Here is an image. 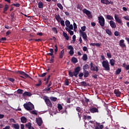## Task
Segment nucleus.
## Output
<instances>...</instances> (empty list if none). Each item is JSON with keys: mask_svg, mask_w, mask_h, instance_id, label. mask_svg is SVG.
I'll list each match as a JSON object with an SVG mask.
<instances>
[{"mask_svg": "<svg viewBox=\"0 0 129 129\" xmlns=\"http://www.w3.org/2000/svg\"><path fill=\"white\" fill-rule=\"evenodd\" d=\"M80 71H81V68L80 67H77L75 69V71L73 73L71 71H69V76L70 77L75 76V77L77 78Z\"/></svg>", "mask_w": 129, "mask_h": 129, "instance_id": "nucleus-1", "label": "nucleus"}, {"mask_svg": "<svg viewBox=\"0 0 129 129\" xmlns=\"http://www.w3.org/2000/svg\"><path fill=\"white\" fill-rule=\"evenodd\" d=\"M23 106L26 110H33L35 109V106L30 102L24 104Z\"/></svg>", "mask_w": 129, "mask_h": 129, "instance_id": "nucleus-2", "label": "nucleus"}, {"mask_svg": "<svg viewBox=\"0 0 129 129\" xmlns=\"http://www.w3.org/2000/svg\"><path fill=\"white\" fill-rule=\"evenodd\" d=\"M102 65L103 68L105 69L106 71H109L110 70V68L109 67V63L108 62V60H103L102 62Z\"/></svg>", "mask_w": 129, "mask_h": 129, "instance_id": "nucleus-3", "label": "nucleus"}, {"mask_svg": "<svg viewBox=\"0 0 129 129\" xmlns=\"http://www.w3.org/2000/svg\"><path fill=\"white\" fill-rule=\"evenodd\" d=\"M42 99H44V100L46 105H47V106H49V107H52V102H51L50 99H49V97H48V96H44L42 98Z\"/></svg>", "mask_w": 129, "mask_h": 129, "instance_id": "nucleus-4", "label": "nucleus"}, {"mask_svg": "<svg viewBox=\"0 0 129 129\" xmlns=\"http://www.w3.org/2000/svg\"><path fill=\"white\" fill-rule=\"evenodd\" d=\"M99 23L101 27H104V25H105V20L104 18L102 16H100L98 17Z\"/></svg>", "mask_w": 129, "mask_h": 129, "instance_id": "nucleus-5", "label": "nucleus"}, {"mask_svg": "<svg viewBox=\"0 0 129 129\" xmlns=\"http://www.w3.org/2000/svg\"><path fill=\"white\" fill-rule=\"evenodd\" d=\"M95 66V65L93 64V63H92V62H91L90 63L91 71H95L96 72H98L99 70V69H98V66L94 67Z\"/></svg>", "mask_w": 129, "mask_h": 129, "instance_id": "nucleus-6", "label": "nucleus"}, {"mask_svg": "<svg viewBox=\"0 0 129 129\" xmlns=\"http://www.w3.org/2000/svg\"><path fill=\"white\" fill-rule=\"evenodd\" d=\"M15 73H17V74H20V75H23V76H25L26 78H32L30 77L29 75H28L27 73L22 71H17L16 72H15Z\"/></svg>", "mask_w": 129, "mask_h": 129, "instance_id": "nucleus-7", "label": "nucleus"}, {"mask_svg": "<svg viewBox=\"0 0 129 129\" xmlns=\"http://www.w3.org/2000/svg\"><path fill=\"white\" fill-rule=\"evenodd\" d=\"M84 14H86L88 16V18H92V15H91V12L87 10L86 9H84L83 10Z\"/></svg>", "mask_w": 129, "mask_h": 129, "instance_id": "nucleus-8", "label": "nucleus"}, {"mask_svg": "<svg viewBox=\"0 0 129 129\" xmlns=\"http://www.w3.org/2000/svg\"><path fill=\"white\" fill-rule=\"evenodd\" d=\"M114 93L117 97H119L121 95V92L119 89H115L114 90Z\"/></svg>", "mask_w": 129, "mask_h": 129, "instance_id": "nucleus-9", "label": "nucleus"}, {"mask_svg": "<svg viewBox=\"0 0 129 129\" xmlns=\"http://www.w3.org/2000/svg\"><path fill=\"white\" fill-rule=\"evenodd\" d=\"M90 111L91 113H95L96 112H99L98 108L93 107L90 109Z\"/></svg>", "mask_w": 129, "mask_h": 129, "instance_id": "nucleus-10", "label": "nucleus"}, {"mask_svg": "<svg viewBox=\"0 0 129 129\" xmlns=\"http://www.w3.org/2000/svg\"><path fill=\"white\" fill-rule=\"evenodd\" d=\"M109 25L112 29H115V28H116V24H115V22L112 20H110L109 21Z\"/></svg>", "mask_w": 129, "mask_h": 129, "instance_id": "nucleus-11", "label": "nucleus"}, {"mask_svg": "<svg viewBox=\"0 0 129 129\" xmlns=\"http://www.w3.org/2000/svg\"><path fill=\"white\" fill-rule=\"evenodd\" d=\"M36 122L39 126H41L42 125V123H43L42 118L38 117V118H36Z\"/></svg>", "mask_w": 129, "mask_h": 129, "instance_id": "nucleus-12", "label": "nucleus"}, {"mask_svg": "<svg viewBox=\"0 0 129 129\" xmlns=\"http://www.w3.org/2000/svg\"><path fill=\"white\" fill-rule=\"evenodd\" d=\"M114 18L118 24H121L122 23L121 19H119V17H118L116 14H114Z\"/></svg>", "mask_w": 129, "mask_h": 129, "instance_id": "nucleus-13", "label": "nucleus"}, {"mask_svg": "<svg viewBox=\"0 0 129 129\" xmlns=\"http://www.w3.org/2000/svg\"><path fill=\"white\" fill-rule=\"evenodd\" d=\"M80 32L83 37V39H84L85 41H86V40H87V34H86V33L81 30H80Z\"/></svg>", "mask_w": 129, "mask_h": 129, "instance_id": "nucleus-14", "label": "nucleus"}, {"mask_svg": "<svg viewBox=\"0 0 129 129\" xmlns=\"http://www.w3.org/2000/svg\"><path fill=\"white\" fill-rule=\"evenodd\" d=\"M23 96H24V97L26 96H32V93L30 92L25 91L23 94Z\"/></svg>", "mask_w": 129, "mask_h": 129, "instance_id": "nucleus-15", "label": "nucleus"}, {"mask_svg": "<svg viewBox=\"0 0 129 129\" xmlns=\"http://www.w3.org/2000/svg\"><path fill=\"white\" fill-rule=\"evenodd\" d=\"M64 54H65V51H64V49H62L59 54V59H62L63 57H64Z\"/></svg>", "mask_w": 129, "mask_h": 129, "instance_id": "nucleus-16", "label": "nucleus"}, {"mask_svg": "<svg viewBox=\"0 0 129 129\" xmlns=\"http://www.w3.org/2000/svg\"><path fill=\"white\" fill-rule=\"evenodd\" d=\"M9 8H10V6H9V5L8 4H6L5 5L4 9L3 10V13H4V14H6V12L8 11V10H9Z\"/></svg>", "mask_w": 129, "mask_h": 129, "instance_id": "nucleus-17", "label": "nucleus"}, {"mask_svg": "<svg viewBox=\"0 0 129 129\" xmlns=\"http://www.w3.org/2000/svg\"><path fill=\"white\" fill-rule=\"evenodd\" d=\"M119 46H120V47H126L125 44H124V40L123 39L119 41Z\"/></svg>", "mask_w": 129, "mask_h": 129, "instance_id": "nucleus-18", "label": "nucleus"}, {"mask_svg": "<svg viewBox=\"0 0 129 129\" xmlns=\"http://www.w3.org/2000/svg\"><path fill=\"white\" fill-rule=\"evenodd\" d=\"M20 119L22 123H26L27 122V119L25 116L21 117Z\"/></svg>", "mask_w": 129, "mask_h": 129, "instance_id": "nucleus-19", "label": "nucleus"}, {"mask_svg": "<svg viewBox=\"0 0 129 129\" xmlns=\"http://www.w3.org/2000/svg\"><path fill=\"white\" fill-rule=\"evenodd\" d=\"M83 72H84V77L85 78H87V77L89 76V72H88V71H85Z\"/></svg>", "mask_w": 129, "mask_h": 129, "instance_id": "nucleus-20", "label": "nucleus"}, {"mask_svg": "<svg viewBox=\"0 0 129 129\" xmlns=\"http://www.w3.org/2000/svg\"><path fill=\"white\" fill-rule=\"evenodd\" d=\"M89 69V66L87 64H86L85 65L83 66V71H87V70H88Z\"/></svg>", "mask_w": 129, "mask_h": 129, "instance_id": "nucleus-21", "label": "nucleus"}, {"mask_svg": "<svg viewBox=\"0 0 129 129\" xmlns=\"http://www.w3.org/2000/svg\"><path fill=\"white\" fill-rule=\"evenodd\" d=\"M72 62H73V63H74V64H76V63L78 62V59H77V58L75 57H73L72 58Z\"/></svg>", "mask_w": 129, "mask_h": 129, "instance_id": "nucleus-22", "label": "nucleus"}, {"mask_svg": "<svg viewBox=\"0 0 129 129\" xmlns=\"http://www.w3.org/2000/svg\"><path fill=\"white\" fill-rule=\"evenodd\" d=\"M106 19H107V20H109L110 21H113L114 20L113 17L109 15H106Z\"/></svg>", "mask_w": 129, "mask_h": 129, "instance_id": "nucleus-23", "label": "nucleus"}, {"mask_svg": "<svg viewBox=\"0 0 129 129\" xmlns=\"http://www.w3.org/2000/svg\"><path fill=\"white\" fill-rule=\"evenodd\" d=\"M12 126L15 129H20V125L18 123L17 124H13Z\"/></svg>", "mask_w": 129, "mask_h": 129, "instance_id": "nucleus-24", "label": "nucleus"}, {"mask_svg": "<svg viewBox=\"0 0 129 129\" xmlns=\"http://www.w3.org/2000/svg\"><path fill=\"white\" fill-rule=\"evenodd\" d=\"M101 3L104 5H109V1L108 0H101Z\"/></svg>", "mask_w": 129, "mask_h": 129, "instance_id": "nucleus-25", "label": "nucleus"}, {"mask_svg": "<svg viewBox=\"0 0 129 129\" xmlns=\"http://www.w3.org/2000/svg\"><path fill=\"white\" fill-rule=\"evenodd\" d=\"M88 59V57H87V54H84L82 57V59L83 61H87V59Z\"/></svg>", "mask_w": 129, "mask_h": 129, "instance_id": "nucleus-26", "label": "nucleus"}, {"mask_svg": "<svg viewBox=\"0 0 129 129\" xmlns=\"http://www.w3.org/2000/svg\"><path fill=\"white\" fill-rule=\"evenodd\" d=\"M38 5L39 9H43V8L44 7V4H43V2H39Z\"/></svg>", "mask_w": 129, "mask_h": 129, "instance_id": "nucleus-27", "label": "nucleus"}, {"mask_svg": "<svg viewBox=\"0 0 129 129\" xmlns=\"http://www.w3.org/2000/svg\"><path fill=\"white\" fill-rule=\"evenodd\" d=\"M55 19L56 20V21H57V22H60V21H61V17H60V15H55Z\"/></svg>", "mask_w": 129, "mask_h": 129, "instance_id": "nucleus-28", "label": "nucleus"}, {"mask_svg": "<svg viewBox=\"0 0 129 129\" xmlns=\"http://www.w3.org/2000/svg\"><path fill=\"white\" fill-rule=\"evenodd\" d=\"M110 64L111 66H114V64H115V60L113 59H111L110 60Z\"/></svg>", "mask_w": 129, "mask_h": 129, "instance_id": "nucleus-29", "label": "nucleus"}, {"mask_svg": "<svg viewBox=\"0 0 129 129\" xmlns=\"http://www.w3.org/2000/svg\"><path fill=\"white\" fill-rule=\"evenodd\" d=\"M63 36L64 37V38H66V39L68 41V40H69V36H68V35L67 34V33H66V32H63L62 33Z\"/></svg>", "mask_w": 129, "mask_h": 129, "instance_id": "nucleus-30", "label": "nucleus"}, {"mask_svg": "<svg viewBox=\"0 0 129 129\" xmlns=\"http://www.w3.org/2000/svg\"><path fill=\"white\" fill-rule=\"evenodd\" d=\"M25 126L28 129L31 128V127L32 126V123L31 122H28L25 124Z\"/></svg>", "mask_w": 129, "mask_h": 129, "instance_id": "nucleus-31", "label": "nucleus"}, {"mask_svg": "<svg viewBox=\"0 0 129 129\" xmlns=\"http://www.w3.org/2000/svg\"><path fill=\"white\" fill-rule=\"evenodd\" d=\"M81 84L82 86H84L85 87H86V86H87L88 85L87 84V83H86V82L85 81H83L82 82H81Z\"/></svg>", "mask_w": 129, "mask_h": 129, "instance_id": "nucleus-32", "label": "nucleus"}, {"mask_svg": "<svg viewBox=\"0 0 129 129\" xmlns=\"http://www.w3.org/2000/svg\"><path fill=\"white\" fill-rule=\"evenodd\" d=\"M106 33L109 35V36H111V35H112V32H111V31H110L109 29H106Z\"/></svg>", "mask_w": 129, "mask_h": 129, "instance_id": "nucleus-33", "label": "nucleus"}, {"mask_svg": "<svg viewBox=\"0 0 129 129\" xmlns=\"http://www.w3.org/2000/svg\"><path fill=\"white\" fill-rule=\"evenodd\" d=\"M38 82V84H36V86H37V87H39V86H41L42 85V80H41V79H39Z\"/></svg>", "mask_w": 129, "mask_h": 129, "instance_id": "nucleus-34", "label": "nucleus"}, {"mask_svg": "<svg viewBox=\"0 0 129 129\" xmlns=\"http://www.w3.org/2000/svg\"><path fill=\"white\" fill-rule=\"evenodd\" d=\"M50 100H51V101L55 102V101H57V99L56 97H50Z\"/></svg>", "mask_w": 129, "mask_h": 129, "instance_id": "nucleus-35", "label": "nucleus"}, {"mask_svg": "<svg viewBox=\"0 0 129 129\" xmlns=\"http://www.w3.org/2000/svg\"><path fill=\"white\" fill-rule=\"evenodd\" d=\"M13 6H14V7H16L17 8H20V6H21V5L19 3H17V4H12L11 6L13 7Z\"/></svg>", "mask_w": 129, "mask_h": 129, "instance_id": "nucleus-36", "label": "nucleus"}, {"mask_svg": "<svg viewBox=\"0 0 129 129\" xmlns=\"http://www.w3.org/2000/svg\"><path fill=\"white\" fill-rule=\"evenodd\" d=\"M65 24H66V27H69V26H70V21H69V20H66L65 22Z\"/></svg>", "mask_w": 129, "mask_h": 129, "instance_id": "nucleus-37", "label": "nucleus"}, {"mask_svg": "<svg viewBox=\"0 0 129 129\" xmlns=\"http://www.w3.org/2000/svg\"><path fill=\"white\" fill-rule=\"evenodd\" d=\"M5 41H7V38L2 37L1 39H0V43H4Z\"/></svg>", "mask_w": 129, "mask_h": 129, "instance_id": "nucleus-38", "label": "nucleus"}, {"mask_svg": "<svg viewBox=\"0 0 129 129\" xmlns=\"http://www.w3.org/2000/svg\"><path fill=\"white\" fill-rule=\"evenodd\" d=\"M52 31L55 33V34H57L58 33V31H57V28L55 27H53L51 28Z\"/></svg>", "mask_w": 129, "mask_h": 129, "instance_id": "nucleus-39", "label": "nucleus"}, {"mask_svg": "<svg viewBox=\"0 0 129 129\" xmlns=\"http://www.w3.org/2000/svg\"><path fill=\"white\" fill-rule=\"evenodd\" d=\"M23 92H24V90H23L22 89H19L17 90V93H18V94H23Z\"/></svg>", "mask_w": 129, "mask_h": 129, "instance_id": "nucleus-40", "label": "nucleus"}, {"mask_svg": "<svg viewBox=\"0 0 129 129\" xmlns=\"http://www.w3.org/2000/svg\"><path fill=\"white\" fill-rule=\"evenodd\" d=\"M57 6L58 7V8H59V9H60V10H63V6L61 4L57 3Z\"/></svg>", "mask_w": 129, "mask_h": 129, "instance_id": "nucleus-41", "label": "nucleus"}, {"mask_svg": "<svg viewBox=\"0 0 129 129\" xmlns=\"http://www.w3.org/2000/svg\"><path fill=\"white\" fill-rule=\"evenodd\" d=\"M57 108L58 109V110H61V109L63 108V107L62 106V105H61L60 104H58L57 105Z\"/></svg>", "mask_w": 129, "mask_h": 129, "instance_id": "nucleus-42", "label": "nucleus"}, {"mask_svg": "<svg viewBox=\"0 0 129 129\" xmlns=\"http://www.w3.org/2000/svg\"><path fill=\"white\" fill-rule=\"evenodd\" d=\"M69 54L71 56H73L74 55V49L70 50L69 51Z\"/></svg>", "mask_w": 129, "mask_h": 129, "instance_id": "nucleus-43", "label": "nucleus"}, {"mask_svg": "<svg viewBox=\"0 0 129 129\" xmlns=\"http://www.w3.org/2000/svg\"><path fill=\"white\" fill-rule=\"evenodd\" d=\"M120 72H121V69H118L117 70H116V74L117 75H118V74H119V73H120Z\"/></svg>", "mask_w": 129, "mask_h": 129, "instance_id": "nucleus-44", "label": "nucleus"}, {"mask_svg": "<svg viewBox=\"0 0 129 129\" xmlns=\"http://www.w3.org/2000/svg\"><path fill=\"white\" fill-rule=\"evenodd\" d=\"M10 16L12 18L11 20H14V19H15V13L12 12Z\"/></svg>", "mask_w": 129, "mask_h": 129, "instance_id": "nucleus-45", "label": "nucleus"}, {"mask_svg": "<svg viewBox=\"0 0 129 129\" xmlns=\"http://www.w3.org/2000/svg\"><path fill=\"white\" fill-rule=\"evenodd\" d=\"M9 81H11V82H12V83H14L15 82V79L12 78H8Z\"/></svg>", "mask_w": 129, "mask_h": 129, "instance_id": "nucleus-46", "label": "nucleus"}, {"mask_svg": "<svg viewBox=\"0 0 129 129\" xmlns=\"http://www.w3.org/2000/svg\"><path fill=\"white\" fill-rule=\"evenodd\" d=\"M47 75V73H44L40 75H39V77H45Z\"/></svg>", "mask_w": 129, "mask_h": 129, "instance_id": "nucleus-47", "label": "nucleus"}, {"mask_svg": "<svg viewBox=\"0 0 129 129\" xmlns=\"http://www.w3.org/2000/svg\"><path fill=\"white\" fill-rule=\"evenodd\" d=\"M60 24L62 27H65V22L63 20L60 21Z\"/></svg>", "mask_w": 129, "mask_h": 129, "instance_id": "nucleus-48", "label": "nucleus"}, {"mask_svg": "<svg viewBox=\"0 0 129 129\" xmlns=\"http://www.w3.org/2000/svg\"><path fill=\"white\" fill-rule=\"evenodd\" d=\"M68 50H74V48H73V46L72 45H69L68 46Z\"/></svg>", "mask_w": 129, "mask_h": 129, "instance_id": "nucleus-49", "label": "nucleus"}, {"mask_svg": "<svg viewBox=\"0 0 129 129\" xmlns=\"http://www.w3.org/2000/svg\"><path fill=\"white\" fill-rule=\"evenodd\" d=\"M76 110H77V111H78V112H80V111H81L82 109H81V108H80V107H77Z\"/></svg>", "mask_w": 129, "mask_h": 129, "instance_id": "nucleus-50", "label": "nucleus"}, {"mask_svg": "<svg viewBox=\"0 0 129 129\" xmlns=\"http://www.w3.org/2000/svg\"><path fill=\"white\" fill-rule=\"evenodd\" d=\"M107 56L108 58H111V57H112L111 53H110V52H107Z\"/></svg>", "mask_w": 129, "mask_h": 129, "instance_id": "nucleus-51", "label": "nucleus"}, {"mask_svg": "<svg viewBox=\"0 0 129 129\" xmlns=\"http://www.w3.org/2000/svg\"><path fill=\"white\" fill-rule=\"evenodd\" d=\"M96 125H97V126H96L95 127V129H100V128H99V123H98L97 122H96Z\"/></svg>", "mask_w": 129, "mask_h": 129, "instance_id": "nucleus-52", "label": "nucleus"}, {"mask_svg": "<svg viewBox=\"0 0 129 129\" xmlns=\"http://www.w3.org/2000/svg\"><path fill=\"white\" fill-rule=\"evenodd\" d=\"M114 35H115V36H116V37H118V36H119V32L115 31L114 32Z\"/></svg>", "mask_w": 129, "mask_h": 129, "instance_id": "nucleus-53", "label": "nucleus"}, {"mask_svg": "<svg viewBox=\"0 0 129 129\" xmlns=\"http://www.w3.org/2000/svg\"><path fill=\"white\" fill-rule=\"evenodd\" d=\"M44 91H46L47 92H48V91H51V87L50 88L48 87L47 88L44 89Z\"/></svg>", "mask_w": 129, "mask_h": 129, "instance_id": "nucleus-54", "label": "nucleus"}, {"mask_svg": "<svg viewBox=\"0 0 129 129\" xmlns=\"http://www.w3.org/2000/svg\"><path fill=\"white\" fill-rule=\"evenodd\" d=\"M76 41V35H74L73 36V42H75Z\"/></svg>", "mask_w": 129, "mask_h": 129, "instance_id": "nucleus-55", "label": "nucleus"}, {"mask_svg": "<svg viewBox=\"0 0 129 129\" xmlns=\"http://www.w3.org/2000/svg\"><path fill=\"white\" fill-rule=\"evenodd\" d=\"M31 113H32V114H35V115H38V113H37V112L35 110H32L31 111Z\"/></svg>", "mask_w": 129, "mask_h": 129, "instance_id": "nucleus-56", "label": "nucleus"}, {"mask_svg": "<svg viewBox=\"0 0 129 129\" xmlns=\"http://www.w3.org/2000/svg\"><path fill=\"white\" fill-rule=\"evenodd\" d=\"M34 41H35V42H42V40L41 38L39 39H34Z\"/></svg>", "mask_w": 129, "mask_h": 129, "instance_id": "nucleus-57", "label": "nucleus"}, {"mask_svg": "<svg viewBox=\"0 0 129 129\" xmlns=\"http://www.w3.org/2000/svg\"><path fill=\"white\" fill-rule=\"evenodd\" d=\"M68 28H69L70 30H73V25L71 24L69 27H68Z\"/></svg>", "mask_w": 129, "mask_h": 129, "instance_id": "nucleus-58", "label": "nucleus"}, {"mask_svg": "<svg viewBox=\"0 0 129 129\" xmlns=\"http://www.w3.org/2000/svg\"><path fill=\"white\" fill-rule=\"evenodd\" d=\"M81 30L83 32H85V30H86V26H83L81 27Z\"/></svg>", "mask_w": 129, "mask_h": 129, "instance_id": "nucleus-59", "label": "nucleus"}, {"mask_svg": "<svg viewBox=\"0 0 129 129\" xmlns=\"http://www.w3.org/2000/svg\"><path fill=\"white\" fill-rule=\"evenodd\" d=\"M83 75H84L83 74V73H80L79 74V77H80V78H82V77H83Z\"/></svg>", "mask_w": 129, "mask_h": 129, "instance_id": "nucleus-60", "label": "nucleus"}, {"mask_svg": "<svg viewBox=\"0 0 129 129\" xmlns=\"http://www.w3.org/2000/svg\"><path fill=\"white\" fill-rule=\"evenodd\" d=\"M69 33L71 36H73V35H74V32L72 30H71Z\"/></svg>", "mask_w": 129, "mask_h": 129, "instance_id": "nucleus-61", "label": "nucleus"}, {"mask_svg": "<svg viewBox=\"0 0 129 129\" xmlns=\"http://www.w3.org/2000/svg\"><path fill=\"white\" fill-rule=\"evenodd\" d=\"M123 19L126 20V21H129V17L128 16H124Z\"/></svg>", "mask_w": 129, "mask_h": 129, "instance_id": "nucleus-62", "label": "nucleus"}, {"mask_svg": "<svg viewBox=\"0 0 129 129\" xmlns=\"http://www.w3.org/2000/svg\"><path fill=\"white\" fill-rule=\"evenodd\" d=\"M83 51H84V52H86V51H87V47L84 46L83 48Z\"/></svg>", "mask_w": 129, "mask_h": 129, "instance_id": "nucleus-63", "label": "nucleus"}, {"mask_svg": "<svg viewBox=\"0 0 129 129\" xmlns=\"http://www.w3.org/2000/svg\"><path fill=\"white\" fill-rule=\"evenodd\" d=\"M125 70H129V64L127 65L125 68Z\"/></svg>", "mask_w": 129, "mask_h": 129, "instance_id": "nucleus-64", "label": "nucleus"}]
</instances>
